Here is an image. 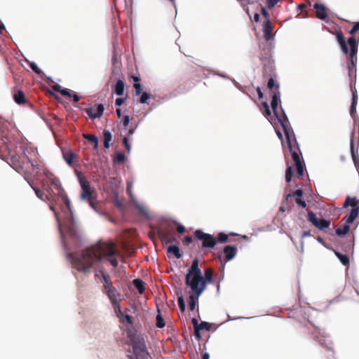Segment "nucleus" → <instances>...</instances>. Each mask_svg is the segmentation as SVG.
Segmentation results:
<instances>
[{
    "mask_svg": "<svg viewBox=\"0 0 359 359\" xmlns=\"http://www.w3.org/2000/svg\"><path fill=\"white\" fill-rule=\"evenodd\" d=\"M280 0H266L268 8H273Z\"/></svg>",
    "mask_w": 359,
    "mask_h": 359,
    "instance_id": "nucleus-46",
    "label": "nucleus"
},
{
    "mask_svg": "<svg viewBox=\"0 0 359 359\" xmlns=\"http://www.w3.org/2000/svg\"><path fill=\"white\" fill-rule=\"evenodd\" d=\"M13 97L18 104H25L27 102L25 95L21 90H15Z\"/></svg>",
    "mask_w": 359,
    "mask_h": 359,
    "instance_id": "nucleus-19",
    "label": "nucleus"
},
{
    "mask_svg": "<svg viewBox=\"0 0 359 359\" xmlns=\"http://www.w3.org/2000/svg\"><path fill=\"white\" fill-rule=\"evenodd\" d=\"M177 231L180 233H182L185 231V228L184 226L181 225V224H179L177 226Z\"/></svg>",
    "mask_w": 359,
    "mask_h": 359,
    "instance_id": "nucleus-58",
    "label": "nucleus"
},
{
    "mask_svg": "<svg viewBox=\"0 0 359 359\" xmlns=\"http://www.w3.org/2000/svg\"><path fill=\"white\" fill-rule=\"evenodd\" d=\"M133 355H128L129 359H151L149 353L144 339L135 336L131 339Z\"/></svg>",
    "mask_w": 359,
    "mask_h": 359,
    "instance_id": "nucleus-7",
    "label": "nucleus"
},
{
    "mask_svg": "<svg viewBox=\"0 0 359 359\" xmlns=\"http://www.w3.org/2000/svg\"><path fill=\"white\" fill-rule=\"evenodd\" d=\"M193 238L191 236H187L184 238L183 243L186 245H189L192 243Z\"/></svg>",
    "mask_w": 359,
    "mask_h": 359,
    "instance_id": "nucleus-55",
    "label": "nucleus"
},
{
    "mask_svg": "<svg viewBox=\"0 0 359 359\" xmlns=\"http://www.w3.org/2000/svg\"><path fill=\"white\" fill-rule=\"evenodd\" d=\"M313 8L316 10V16L317 18L324 20L327 18V8L324 5L315 3Z\"/></svg>",
    "mask_w": 359,
    "mask_h": 359,
    "instance_id": "nucleus-16",
    "label": "nucleus"
},
{
    "mask_svg": "<svg viewBox=\"0 0 359 359\" xmlns=\"http://www.w3.org/2000/svg\"><path fill=\"white\" fill-rule=\"evenodd\" d=\"M126 161V156L125 155L121 153V152H118L114 158V161L115 163H124Z\"/></svg>",
    "mask_w": 359,
    "mask_h": 359,
    "instance_id": "nucleus-36",
    "label": "nucleus"
},
{
    "mask_svg": "<svg viewBox=\"0 0 359 359\" xmlns=\"http://www.w3.org/2000/svg\"><path fill=\"white\" fill-rule=\"evenodd\" d=\"M114 287L113 286L111 281L109 282L107 284H104V290L105 292L110 290L111 289H112Z\"/></svg>",
    "mask_w": 359,
    "mask_h": 359,
    "instance_id": "nucleus-52",
    "label": "nucleus"
},
{
    "mask_svg": "<svg viewBox=\"0 0 359 359\" xmlns=\"http://www.w3.org/2000/svg\"><path fill=\"white\" fill-rule=\"evenodd\" d=\"M156 326L159 328H162L165 326L163 319L161 315L156 316Z\"/></svg>",
    "mask_w": 359,
    "mask_h": 359,
    "instance_id": "nucleus-43",
    "label": "nucleus"
},
{
    "mask_svg": "<svg viewBox=\"0 0 359 359\" xmlns=\"http://www.w3.org/2000/svg\"><path fill=\"white\" fill-rule=\"evenodd\" d=\"M62 156L65 161L69 165H73V161L76 158V155L72 150L63 151Z\"/></svg>",
    "mask_w": 359,
    "mask_h": 359,
    "instance_id": "nucleus-23",
    "label": "nucleus"
},
{
    "mask_svg": "<svg viewBox=\"0 0 359 359\" xmlns=\"http://www.w3.org/2000/svg\"><path fill=\"white\" fill-rule=\"evenodd\" d=\"M237 252V248L233 246L226 245L223 249V253L225 256L226 261H230L233 259Z\"/></svg>",
    "mask_w": 359,
    "mask_h": 359,
    "instance_id": "nucleus-18",
    "label": "nucleus"
},
{
    "mask_svg": "<svg viewBox=\"0 0 359 359\" xmlns=\"http://www.w3.org/2000/svg\"><path fill=\"white\" fill-rule=\"evenodd\" d=\"M29 67L39 75L43 73V72L38 67L37 65L34 62L29 63Z\"/></svg>",
    "mask_w": 359,
    "mask_h": 359,
    "instance_id": "nucleus-39",
    "label": "nucleus"
},
{
    "mask_svg": "<svg viewBox=\"0 0 359 359\" xmlns=\"http://www.w3.org/2000/svg\"><path fill=\"white\" fill-rule=\"evenodd\" d=\"M35 155L34 151L31 148H27L25 144L22 142L17 143L13 148L8 147V155L11 165L18 172L25 173V164L30 163L34 171L36 169V176H39V172L42 171L44 178L41 180V187L51 196L53 194L51 187L57 190V194L61 197L63 203L69 211L70 217L68 218L67 223L64 224V228L67 230V233L71 236H76V229L74 226V221L72 216V207L70 200L68 198L64 189L62 188L60 180L53 174L48 168H45L41 161L39 159L32 160L29 155Z\"/></svg>",
    "mask_w": 359,
    "mask_h": 359,
    "instance_id": "nucleus-1",
    "label": "nucleus"
},
{
    "mask_svg": "<svg viewBox=\"0 0 359 359\" xmlns=\"http://www.w3.org/2000/svg\"><path fill=\"white\" fill-rule=\"evenodd\" d=\"M159 236L161 238L162 243L165 244L172 243L176 242L175 233L172 230H162L159 232Z\"/></svg>",
    "mask_w": 359,
    "mask_h": 359,
    "instance_id": "nucleus-15",
    "label": "nucleus"
},
{
    "mask_svg": "<svg viewBox=\"0 0 359 359\" xmlns=\"http://www.w3.org/2000/svg\"><path fill=\"white\" fill-rule=\"evenodd\" d=\"M307 219L312 225L320 230L328 229L330 226V220L323 218L318 219L316 215L312 211L308 212Z\"/></svg>",
    "mask_w": 359,
    "mask_h": 359,
    "instance_id": "nucleus-11",
    "label": "nucleus"
},
{
    "mask_svg": "<svg viewBox=\"0 0 359 359\" xmlns=\"http://www.w3.org/2000/svg\"><path fill=\"white\" fill-rule=\"evenodd\" d=\"M104 147L109 149L110 147L109 142L112 140V135L109 130L104 129L103 130Z\"/></svg>",
    "mask_w": 359,
    "mask_h": 359,
    "instance_id": "nucleus-26",
    "label": "nucleus"
},
{
    "mask_svg": "<svg viewBox=\"0 0 359 359\" xmlns=\"http://www.w3.org/2000/svg\"><path fill=\"white\" fill-rule=\"evenodd\" d=\"M256 90L258 94L259 99H262L263 97V93L261 90V88L259 87H257Z\"/></svg>",
    "mask_w": 359,
    "mask_h": 359,
    "instance_id": "nucleus-64",
    "label": "nucleus"
},
{
    "mask_svg": "<svg viewBox=\"0 0 359 359\" xmlns=\"http://www.w3.org/2000/svg\"><path fill=\"white\" fill-rule=\"evenodd\" d=\"M261 13H262V15H263V17L264 18L265 21L270 20L269 13L265 8H264V7L262 8Z\"/></svg>",
    "mask_w": 359,
    "mask_h": 359,
    "instance_id": "nucleus-49",
    "label": "nucleus"
},
{
    "mask_svg": "<svg viewBox=\"0 0 359 359\" xmlns=\"http://www.w3.org/2000/svg\"><path fill=\"white\" fill-rule=\"evenodd\" d=\"M311 236V234L309 231H303V233L302 234V238H304L308 237V236Z\"/></svg>",
    "mask_w": 359,
    "mask_h": 359,
    "instance_id": "nucleus-63",
    "label": "nucleus"
},
{
    "mask_svg": "<svg viewBox=\"0 0 359 359\" xmlns=\"http://www.w3.org/2000/svg\"><path fill=\"white\" fill-rule=\"evenodd\" d=\"M102 280H103L104 284H107L109 282L111 281L109 276L103 272H102Z\"/></svg>",
    "mask_w": 359,
    "mask_h": 359,
    "instance_id": "nucleus-54",
    "label": "nucleus"
},
{
    "mask_svg": "<svg viewBox=\"0 0 359 359\" xmlns=\"http://www.w3.org/2000/svg\"><path fill=\"white\" fill-rule=\"evenodd\" d=\"M86 201H88L90 205L93 208V209H95V205H96V200H95V198L93 196H92V198H90V199H86Z\"/></svg>",
    "mask_w": 359,
    "mask_h": 359,
    "instance_id": "nucleus-51",
    "label": "nucleus"
},
{
    "mask_svg": "<svg viewBox=\"0 0 359 359\" xmlns=\"http://www.w3.org/2000/svg\"><path fill=\"white\" fill-rule=\"evenodd\" d=\"M199 262L195 259L188 269L185 277V283L191 289L190 293H194L201 296L206 288L205 280H204L201 270L198 266Z\"/></svg>",
    "mask_w": 359,
    "mask_h": 359,
    "instance_id": "nucleus-4",
    "label": "nucleus"
},
{
    "mask_svg": "<svg viewBox=\"0 0 359 359\" xmlns=\"http://www.w3.org/2000/svg\"><path fill=\"white\" fill-rule=\"evenodd\" d=\"M262 107L261 109L263 115L266 118H269V117L271 116V110L269 108V106L266 102H264L262 104Z\"/></svg>",
    "mask_w": 359,
    "mask_h": 359,
    "instance_id": "nucleus-35",
    "label": "nucleus"
},
{
    "mask_svg": "<svg viewBox=\"0 0 359 359\" xmlns=\"http://www.w3.org/2000/svg\"><path fill=\"white\" fill-rule=\"evenodd\" d=\"M124 88H125L124 82L122 80L118 79L116 81L115 86L112 88V90L117 95L121 96L124 93Z\"/></svg>",
    "mask_w": 359,
    "mask_h": 359,
    "instance_id": "nucleus-24",
    "label": "nucleus"
},
{
    "mask_svg": "<svg viewBox=\"0 0 359 359\" xmlns=\"http://www.w3.org/2000/svg\"><path fill=\"white\" fill-rule=\"evenodd\" d=\"M274 76H275V75L273 74H271L270 78L269 79L268 82H267V88L269 90V91L271 93V94L280 93V90H279L280 86L278 83L275 82Z\"/></svg>",
    "mask_w": 359,
    "mask_h": 359,
    "instance_id": "nucleus-17",
    "label": "nucleus"
},
{
    "mask_svg": "<svg viewBox=\"0 0 359 359\" xmlns=\"http://www.w3.org/2000/svg\"><path fill=\"white\" fill-rule=\"evenodd\" d=\"M105 293L107 294L111 304L113 305L114 310L116 311V309H118L119 313L122 314L120 306V293L117 291V290L115 287L111 289L110 290L106 292Z\"/></svg>",
    "mask_w": 359,
    "mask_h": 359,
    "instance_id": "nucleus-12",
    "label": "nucleus"
},
{
    "mask_svg": "<svg viewBox=\"0 0 359 359\" xmlns=\"http://www.w3.org/2000/svg\"><path fill=\"white\" fill-rule=\"evenodd\" d=\"M50 209L52 211H53L54 215H55V217L56 219L57 220V222H59L58 214H57V212H56V210H55V208H54L52 205H50Z\"/></svg>",
    "mask_w": 359,
    "mask_h": 359,
    "instance_id": "nucleus-60",
    "label": "nucleus"
},
{
    "mask_svg": "<svg viewBox=\"0 0 359 359\" xmlns=\"http://www.w3.org/2000/svg\"><path fill=\"white\" fill-rule=\"evenodd\" d=\"M83 137L93 144V149H97L98 147V140L95 135L92 134H83Z\"/></svg>",
    "mask_w": 359,
    "mask_h": 359,
    "instance_id": "nucleus-28",
    "label": "nucleus"
},
{
    "mask_svg": "<svg viewBox=\"0 0 359 359\" xmlns=\"http://www.w3.org/2000/svg\"><path fill=\"white\" fill-rule=\"evenodd\" d=\"M104 109V105L102 104H98L94 107L85 109V111L90 118L95 119L102 116Z\"/></svg>",
    "mask_w": 359,
    "mask_h": 359,
    "instance_id": "nucleus-14",
    "label": "nucleus"
},
{
    "mask_svg": "<svg viewBox=\"0 0 359 359\" xmlns=\"http://www.w3.org/2000/svg\"><path fill=\"white\" fill-rule=\"evenodd\" d=\"M123 144L125 146L126 150L127 151L128 153H130V149H131V147H130V144L128 142V137H123Z\"/></svg>",
    "mask_w": 359,
    "mask_h": 359,
    "instance_id": "nucleus-47",
    "label": "nucleus"
},
{
    "mask_svg": "<svg viewBox=\"0 0 359 359\" xmlns=\"http://www.w3.org/2000/svg\"><path fill=\"white\" fill-rule=\"evenodd\" d=\"M359 213V208H353L350 213L344 217L345 223L350 225L355 218L358 217Z\"/></svg>",
    "mask_w": 359,
    "mask_h": 359,
    "instance_id": "nucleus-21",
    "label": "nucleus"
},
{
    "mask_svg": "<svg viewBox=\"0 0 359 359\" xmlns=\"http://www.w3.org/2000/svg\"><path fill=\"white\" fill-rule=\"evenodd\" d=\"M151 97V95L144 92L142 94L141 97H140V102L142 103V104H145V103H147V100Z\"/></svg>",
    "mask_w": 359,
    "mask_h": 359,
    "instance_id": "nucleus-41",
    "label": "nucleus"
},
{
    "mask_svg": "<svg viewBox=\"0 0 359 359\" xmlns=\"http://www.w3.org/2000/svg\"><path fill=\"white\" fill-rule=\"evenodd\" d=\"M295 202L296 203L299 205V206H301L302 208H306V203L304 201H303L301 198H295Z\"/></svg>",
    "mask_w": 359,
    "mask_h": 359,
    "instance_id": "nucleus-50",
    "label": "nucleus"
},
{
    "mask_svg": "<svg viewBox=\"0 0 359 359\" xmlns=\"http://www.w3.org/2000/svg\"><path fill=\"white\" fill-rule=\"evenodd\" d=\"M312 337L314 340L318 341L321 346L325 348L327 351L326 357L328 359H335V352L332 346L333 344L331 341H327L328 334L324 330L316 328L311 333Z\"/></svg>",
    "mask_w": 359,
    "mask_h": 359,
    "instance_id": "nucleus-8",
    "label": "nucleus"
},
{
    "mask_svg": "<svg viewBox=\"0 0 359 359\" xmlns=\"http://www.w3.org/2000/svg\"><path fill=\"white\" fill-rule=\"evenodd\" d=\"M191 323L193 324L194 329H196V327H198L199 325V323H198L197 319H196V318H192Z\"/></svg>",
    "mask_w": 359,
    "mask_h": 359,
    "instance_id": "nucleus-61",
    "label": "nucleus"
},
{
    "mask_svg": "<svg viewBox=\"0 0 359 359\" xmlns=\"http://www.w3.org/2000/svg\"><path fill=\"white\" fill-rule=\"evenodd\" d=\"M292 176V170L291 166H288L285 171V180L287 182H290L291 181V178Z\"/></svg>",
    "mask_w": 359,
    "mask_h": 359,
    "instance_id": "nucleus-40",
    "label": "nucleus"
},
{
    "mask_svg": "<svg viewBox=\"0 0 359 359\" xmlns=\"http://www.w3.org/2000/svg\"><path fill=\"white\" fill-rule=\"evenodd\" d=\"M133 284L140 294L144 293L145 287L143 280L140 278H136L133 280Z\"/></svg>",
    "mask_w": 359,
    "mask_h": 359,
    "instance_id": "nucleus-27",
    "label": "nucleus"
},
{
    "mask_svg": "<svg viewBox=\"0 0 359 359\" xmlns=\"http://www.w3.org/2000/svg\"><path fill=\"white\" fill-rule=\"evenodd\" d=\"M351 91H352V103H351V109H350V114L351 116H353L355 113V111H356V105H357V102H358V95H357L356 90L353 89L352 87H351Z\"/></svg>",
    "mask_w": 359,
    "mask_h": 359,
    "instance_id": "nucleus-22",
    "label": "nucleus"
},
{
    "mask_svg": "<svg viewBox=\"0 0 359 359\" xmlns=\"http://www.w3.org/2000/svg\"><path fill=\"white\" fill-rule=\"evenodd\" d=\"M280 93H273L272 94V100H271V108L274 115L276 116L278 120L283 132L285 133V137L289 138V135L294 134L293 130L291 128L289 120L285 114V112L282 110L281 113L279 114L278 111V103L280 102Z\"/></svg>",
    "mask_w": 359,
    "mask_h": 359,
    "instance_id": "nucleus-5",
    "label": "nucleus"
},
{
    "mask_svg": "<svg viewBox=\"0 0 359 359\" xmlns=\"http://www.w3.org/2000/svg\"><path fill=\"white\" fill-rule=\"evenodd\" d=\"M229 236L224 233H219L216 238L217 243H226L227 242Z\"/></svg>",
    "mask_w": 359,
    "mask_h": 359,
    "instance_id": "nucleus-37",
    "label": "nucleus"
},
{
    "mask_svg": "<svg viewBox=\"0 0 359 359\" xmlns=\"http://www.w3.org/2000/svg\"><path fill=\"white\" fill-rule=\"evenodd\" d=\"M118 254L114 243L99 242L85 249L81 257H73L72 264L74 269L83 273H89L90 269L102 259H105L114 267H116L118 261L115 257Z\"/></svg>",
    "mask_w": 359,
    "mask_h": 359,
    "instance_id": "nucleus-2",
    "label": "nucleus"
},
{
    "mask_svg": "<svg viewBox=\"0 0 359 359\" xmlns=\"http://www.w3.org/2000/svg\"><path fill=\"white\" fill-rule=\"evenodd\" d=\"M76 174L81 187V198L90 199L93 196V191L91 189L90 182L81 172L76 170Z\"/></svg>",
    "mask_w": 359,
    "mask_h": 359,
    "instance_id": "nucleus-10",
    "label": "nucleus"
},
{
    "mask_svg": "<svg viewBox=\"0 0 359 359\" xmlns=\"http://www.w3.org/2000/svg\"><path fill=\"white\" fill-rule=\"evenodd\" d=\"M133 87L135 88V95H140L142 90L141 84L139 83H135Z\"/></svg>",
    "mask_w": 359,
    "mask_h": 359,
    "instance_id": "nucleus-44",
    "label": "nucleus"
},
{
    "mask_svg": "<svg viewBox=\"0 0 359 359\" xmlns=\"http://www.w3.org/2000/svg\"><path fill=\"white\" fill-rule=\"evenodd\" d=\"M28 182H29V185L32 187V188L33 189V190L34 191L36 196L39 198H40L41 200L44 201L46 200L49 201L50 198L52 197V196H50L48 194H46L43 191L40 190L39 188L34 187L30 182L28 181Z\"/></svg>",
    "mask_w": 359,
    "mask_h": 359,
    "instance_id": "nucleus-25",
    "label": "nucleus"
},
{
    "mask_svg": "<svg viewBox=\"0 0 359 359\" xmlns=\"http://www.w3.org/2000/svg\"><path fill=\"white\" fill-rule=\"evenodd\" d=\"M200 331L201 330L198 327H196V329H194V335L197 339H201Z\"/></svg>",
    "mask_w": 359,
    "mask_h": 359,
    "instance_id": "nucleus-59",
    "label": "nucleus"
},
{
    "mask_svg": "<svg viewBox=\"0 0 359 359\" xmlns=\"http://www.w3.org/2000/svg\"><path fill=\"white\" fill-rule=\"evenodd\" d=\"M124 317V319L126 320V321L129 324V325H133V317L130 315H128V314H126L124 316H123Z\"/></svg>",
    "mask_w": 359,
    "mask_h": 359,
    "instance_id": "nucleus-53",
    "label": "nucleus"
},
{
    "mask_svg": "<svg viewBox=\"0 0 359 359\" xmlns=\"http://www.w3.org/2000/svg\"><path fill=\"white\" fill-rule=\"evenodd\" d=\"M168 252L173 254L177 259H179L182 257V255L180 252V249L177 245L168 246Z\"/></svg>",
    "mask_w": 359,
    "mask_h": 359,
    "instance_id": "nucleus-34",
    "label": "nucleus"
},
{
    "mask_svg": "<svg viewBox=\"0 0 359 359\" xmlns=\"http://www.w3.org/2000/svg\"><path fill=\"white\" fill-rule=\"evenodd\" d=\"M288 148L290 151L292 158L294 162L296 167L297 176L302 178L304 176V163L301 160L299 156V148L297 142L294 134L289 135V138H286Z\"/></svg>",
    "mask_w": 359,
    "mask_h": 359,
    "instance_id": "nucleus-6",
    "label": "nucleus"
},
{
    "mask_svg": "<svg viewBox=\"0 0 359 359\" xmlns=\"http://www.w3.org/2000/svg\"><path fill=\"white\" fill-rule=\"evenodd\" d=\"M204 275L205 276L203 278L205 280V285H207V283H212L213 275L212 269L211 268H206L204 271Z\"/></svg>",
    "mask_w": 359,
    "mask_h": 359,
    "instance_id": "nucleus-32",
    "label": "nucleus"
},
{
    "mask_svg": "<svg viewBox=\"0 0 359 359\" xmlns=\"http://www.w3.org/2000/svg\"><path fill=\"white\" fill-rule=\"evenodd\" d=\"M198 328L200 330H203V329H205L206 330H210V325L207 322H201V323H199Z\"/></svg>",
    "mask_w": 359,
    "mask_h": 359,
    "instance_id": "nucleus-45",
    "label": "nucleus"
},
{
    "mask_svg": "<svg viewBox=\"0 0 359 359\" xmlns=\"http://www.w3.org/2000/svg\"><path fill=\"white\" fill-rule=\"evenodd\" d=\"M359 32V22H356L354 23L352 29L348 32L352 36L355 37L354 35Z\"/></svg>",
    "mask_w": 359,
    "mask_h": 359,
    "instance_id": "nucleus-42",
    "label": "nucleus"
},
{
    "mask_svg": "<svg viewBox=\"0 0 359 359\" xmlns=\"http://www.w3.org/2000/svg\"><path fill=\"white\" fill-rule=\"evenodd\" d=\"M124 101H125L124 98H121V97L116 98V100L115 101V104L116 106L120 107V106H121L123 104Z\"/></svg>",
    "mask_w": 359,
    "mask_h": 359,
    "instance_id": "nucleus-57",
    "label": "nucleus"
},
{
    "mask_svg": "<svg viewBox=\"0 0 359 359\" xmlns=\"http://www.w3.org/2000/svg\"><path fill=\"white\" fill-rule=\"evenodd\" d=\"M121 122L123 123V127L126 128L128 126L129 123H130L129 116H128V115L123 116L122 118Z\"/></svg>",
    "mask_w": 359,
    "mask_h": 359,
    "instance_id": "nucleus-48",
    "label": "nucleus"
},
{
    "mask_svg": "<svg viewBox=\"0 0 359 359\" xmlns=\"http://www.w3.org/2000/svg\"><path fill=\"white\" fill-rule=\"evenodd\" d=\"M199 296L194 293H191L189 297V307L191 311L194 310L196 302H198Z\"/></svg>",
    "mask_w": 359,
    "mask_h": 359,
    "instance_id": "nucleus-29",
    "label": "nucleus"
},
{
    "mask_svg": "<svg viewBox=\"0 0 359 359\" xmlns=\"http://www.w3.org/2000/svg\"><path fill=\"white\" fill-rule=\"evenodd\" d=\"M194 236L202 241L201 246L203 248H214L217 245V240L212 235L204 233L203 231L198 229L194 233Z\"/></svg>",
    "mask_w": 359,
    "mask_h": 359,
    "instance_id": "nucleus-9",
    "label": "nucleus"
},
{
    "mask_svg": "<svg viewBox=\"0 0 359 359\" xmlns=\"http://www.w3.org/2000/svg\"><path fill=\"white\" fill-rule=\"evenodd\" d=\"M177 303L180 311L184 312L186 306L182 296H180L177 298Z\"/></svg>",
    "mask_w": 359,
    "mask_h": 359,
    "instance_id": "nucleus-38",
    "label": "nucleus"
},
{
    "mask_svg": "<svg viewBox=\"0 0 359 359\" xmlns=\"http://www.w3.org/2000/svg\"><path fill=\"white\" fill-rule=\"evenodd\" d=\"M303 195V191L302 189H297L293 194H287L285 195V199L281 203V205L279 208L280 211L285 212L286 210H289L291 208L290 205L289 204V199H292L293 196L295 198H301Z\"/></svg>",
    "mask_w": 359,
    "mask_h": 359,
    "instance_id": "nucleus-13",
    "label": "nucleus"
},
{
    "mask_svg": "<svg viewBox=\"0 0 359 359\" xmlns=\"http://www.w3.org/2000/svg\"><path fill=\"white\" fill-rule=\"evenodd\" d=\"M273 31L272 24L270 20L264 21L263 24L264 37L266 40H269L271 37Z\"/></svg>",
    "mask_w": 359,
    "mask_h": 359,
    "instance_id": "nucleus-20",
    "label": "nucleus"
},
{
    "mask_svg": "<svg viewBox=\"0 0 359 359\" xmlns=\"http://www.w3.org/2000/svg\"><path fill=\"white\" fill-rule=\"evenodd\" d=\"M61 95L67 96L69 97H72V94L68 89H62V90L60 91Z\"/></svg>",
    "mask_w": 359,
    "mask_h": 359,
    "instance_id": "nucleus-56",
    "label": "nucleus"
},
{
    "mask_svg": "<svg viewBox=\"0 0 359 359\" xmlns=\"http://www.w3.org/2000/svg\"><path fill=\"white\" fill-rule=\"evenodd\" d=\"M334 253L344 266H348L349 265V257L346 255H343L337 251Z\"/></svg>",
    "mask_w": 359,
    "mask_h": 359,
    "instance_id": "nucleus-30",
    "label": "nucleus"
},
{
    "mask_svg": "<svg viewBox=\"0 0 359 359\" xmlns=\"http://www.w3.org/2000/svg\"><path fill=\"white\" fill-rule=\"evenodd\" d=\"M351 206L353 208H359V205L355 198L348 196L344 201V206Z\"/></svg>",
    "mask_w": 359,
    "mask_h": 359,
    "instance_id": "nucleus-31",
    "label": "nucleus"
},
{
    "mask_svg": "<svg viewBox=\"0 0 359 359\" xmlns=\"http://www.w3.org/2000/svg\"><path fill=\"white\" fill-rule=\"evenodd\" d=\"M114 205L118 208H122V203L118 198H116L114 201Z\"/></svg>",
    "mask_w": 359,
    "mask_h": 359,
    "instance_id": "nucleus-62",
    "label": "nucleus"
},
{
    "mask_svg": "<svg viewBox=\"0 0 359 359\" xmlns=\"http://www.w3.org/2000/svg\"><path fill=\"white\" fill-rule=\"evenodd\" d=\"M336 39L342 52L346 55L348 75L351 77L352 74L356 72L357 53L358 47V40L355 37L351 36L348 39L346 42L341 29L336 32Z\"/></svg>",
    "mask_w": 359,
    "mask_h": 359,
    "instance_id": "nucleus-3",
    "label": "nucleus"
},
{
    "mask_svg": "<svg viewBox=\"0 0 359 359\" xmlns=\"http://www.w3.org/2000/svg\"><path fill=\"white\" fill-rule=\"evenodd\" d=\"M350 230V225L345 223L341 227H339L336 229V233L338 236L346 235Z\"/></svg>",
    "mask_w": 359,
    "mask_h": 359,
    "instance_id": "nucleus-33",
    "label": "nucleus"
}]
</instances>
